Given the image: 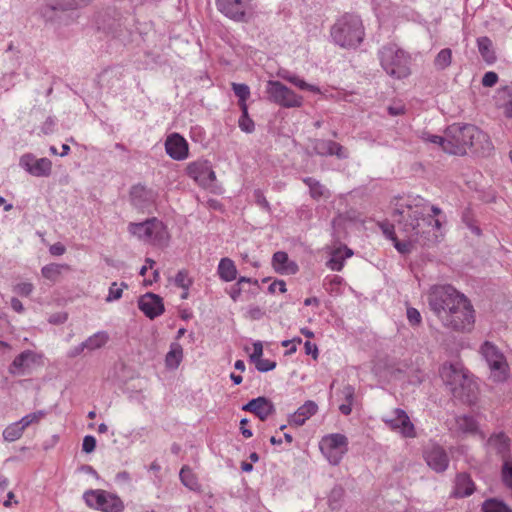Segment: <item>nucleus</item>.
<instances>
[{
  "mask_svg": "<svg viewBox=\"0 0 512 512\" xmlns=\"http://www.w3.org/2000/svg\"><path fill=\"white\" fill-rule=\"evenodd\" d=\"M353 252L347 246L339 247L332 251L326 266L333 271H341L344 266V261L351 257Z\"/></svg>",
  "mask_w": 512,
  "mask_h": 512,
  "instance_id": "nucleus-26",
  "label": "nucleus"
},
{
  "mask_svg": "<svg viewBox=\"0 0 512 512\" xmlns=\"http://www.w3.org/2000/svg\"><path fill=\"white\" fill-rule=\"evenodd\" d=\"M480 352L487 362L493 380L496 382L504 381L508 375V364L503 353L489 341H485L481 345Z\"/></svg>",
  "mask_w": 512,
  "mask_h": 512,
  "instance_id": "nucleus-7",
  "label": "nucleus"
},
{
  "mask_svg": "<svg viewBox=\"0 0 512 512\" xmlns=\"http://www.w3.org/2000/svg\"><path fill=\"white\" fill-rule=\"evenodd\" d=\"M254 198H255V201L256 203L262 207L263 209L265 210H270V204L269 202L266 200L263 192L260 190V189H256L254 191Z\"/></svg>",
  "mask_w": 512,
  "mask_h": 512,
  "instance_id": "nucleus-57",
  "label": "nucleus"
},
{
  "mask_svg": "<svg viewBox=\"0 0 512 512\" xmlns=\"http://www.w3.org/2000/svg\"><path fill=\"white\" fill-rule=\"evenodd\" d=\"M407 319L412 326H417L422 321L420 312L413 307L407 309Z\"/></svg>",
  "mask_w": 512,
  "mask_h": 512,
  "instance_id": "nucleus-50",
  "label": "nucleus"
},
{
  "mask_svg": "<svg viewBox=\"0 0 512 512\" xmlns=\"http://www.w3.org/2000/svg\"><path fill=\"white\" fill-rule=\"evenodd\" d=\"M268 290L271 293H274L276 290H278L280 293H285L286 292V284L282 280H276L269 285Z\"/></svg>",
  "mask_w": 512,
  "mask_h": 512,
  "instance_id": "nucleus-62",
  "label": "nucleus"
},
{
  "mask_svg": "<svg viewBox=\"0 0 512 512\" xmlns=\"http://www.w3.org/2000/svg\"><path fill=\"white\" fill-rule=\"evenodd\" d=\"M345 490L341 486H335L329 496L328 505L331 510H339L344 502Z\"/></svg>",
  "mask_w": 512,
  "mask_h": 512,
  "instance_id": "nucleus-37",
  "label": "nucleus"
},
{
  "mask_svg": "<svg viewBox=\"0 0 512 512\" xmlns=\"http://www.w3.org/2000/svg\"><path fill=\"white\" fill-rule=\"evenodd\" d=\"M383 234L390 240L394 239L396 237L394 226L389 223H382L380 225Z\"/></svg>",
  "mask_w": 512,
  "mask_h": 512,
  "instance_id": "nucleus-63",
  "label": "nucleus"
},
{
  "mask_svg": "<svg viewBox=\"0 0 512 512\" xmlns=\"http://www.w3.org/2000/svg\"><path fill=\"white\" fill-rule=\"evenodd\" d=\"M427 465L437 473L444 472L449 465V457L443 447L436 443L428 444L423 451Z\"/></svg>",
  "mask_w": 512,
  "mask_h": 512,
  "instance_id": "nucleus-15",
  "label": "nucleus"
},
{
  "mask_svg": "<svg viewBox=\"0 0 512 512\" xmlns=\"http://www.w3.org/2000/svg\"><path fill=\"white\" fill-rule=\"evenodd\" d=\"M333 155L337 156L339 159H346L349 156L347 149L335 141H332V149L330 153V156Z\"/></svg>",
  "mask_w": 512,
  "mask_h": 512,
  "instance_id": "nucleus-49",
  "label": "nucleus"
},
{
  "mask_svg": "<svg viewBox=\"0 0 512 512\" xmlns=\"http://www.w3.org/2000/svg\"><path fill=\"white\" fill-rule=\"evenodd\" d=\"M394 247L401 254H408L411 251V243L408 241H399L397 237L392 239Z\"/></svg>",
  "mask_w": 512,
  "mask_h": 512,
  "instance_id": "nucleus-53",
  "label": "nucleus"
},
{
  "mask_svg": "<svg viewBox=\"0 0 512 512\" xmlns=\"http://www.w3.org/2000/svg\"><path fill=\"white\" fill-rule=\"evenodd\" d=\"M303 182L309 187V193L313 199L319 200L326 196L327 190L318 180L312 177H305Z\"/></svg>",
  "mask_w": 512,
  "mask_h": 512,
  "instance_id": "nucleus-36",
  "label": "nucleus"
},
{
  "mask_svg": "<svg viewBox=\"0 0 512 512\" xmlns=\"http://www.w3.org/2000/svg\"><path fill=\"white\" fill-rule=\"evenodd\" d=\"M266 92L270 101L282 107L295 108L302 105V97L280 81H268Z\"/></svg>",
  "mask_w": 512,
  "mask_h": 512,
  "instance_id": "nucleus-11",
  "label": "nucleus"
},
{
  "mask_svg": "<svg viewBox=\"0 0 512 512\" xmlns=\"http://www.w3.org/2000/svg\"><path fill=\"white\" fill-rule=\"evenodd\" d=\"M242 410L255 414L261 421H265L269 416L275 413V406L272 401L264 396H260L246 403Z\"/></svg>",
  "mask_w": 512,
  "mask_h": 512,
  "instance_id": "nucleus-19",
  "label": "nucleus"
},
{
  "mask_svg": "<svg viewBox=\"0 0 512 512\" xmlns=\"http://www.w3.org/2000/svg\"><path fill=\"white\" fill-rule=\"evenodd\" d=\"M89 2L90 0H70L68 2L64 0H46L45 9L51 11L78 9L86 6ZM43 15L47 16L46 10L43 11Z\"/></svg>",
  "mask_w": 512,
  "mask_h": 512,
  "instance_id": "nucleus-27",
  "label": "nucleus"
},
{
  "mask_svg": "<svg viewBox=\"0 0 512 512\" xmlns=\"http://www.w3.org/2000/svg\"><path fill=\"white\" fill-rule=\"evenodd\" d=\"M155 197L156 195L153 190L141 184L132 186L130 190L131 204L142 212L149 209L154 204Z\"/></svg>",
  "mask_w": 512,
  "mask_h": 512,
  "instance_id": "nucleus-18",
  "label": "nucleus"
},
{
  "mask_svg": "<svg viewBox=\"0 0 512 512\" xmlns=\"http://www.w3.org/2000/svg\"><path fill=\"white\" fill-rule=\"evenodd\" d=\"M43 416L44 413L42 411H38L25 415L18 422L21 426H23V429L25 430L29 425L39 422Z\"/></svg>",
  "mask_w": 512,
  "mask_h": 512,
  "instance_id": "nucleus-45",
  "label": "nucleus"
},
{
  "mask_svg": "<svg viewBox=\"0 0 512 512\" xmlns=\"http://www.w3.org/2000/svg\"><path fill=\"white\" fill-rule=\"evenodd\" d=\"M272 265L275 271L281 274H295L298 271L297 264L290 261L288 254L283 251H277L273 254Z\"/></svg>",
  "mask_w": 512,
  "mask_h": 512,
  "instance_id": "nucleus-23",
  "label": "nucleus"
},
{
  "mask_svg": "<svg viewBox=\"0 0 512 512\" xmlns=\"http://www.w3.org/2000/svg\"><path fill=\"white\" fill-rule=\"evenodd\" d=\"M502 480L504 484L512 489V462L505 460L502 466Z\"/></svg>",
  "mask_w": 512,
  "mask_h": 512,
  "instance_id": "nucleus-46",
  "label": "nucleus"
},
{
  "mask_svg": "<svg viewBox=\"0 0 512 512\" xmlns=\"http://www.w3.org/2000/svg\"><path fill=\"white\" fill-rule=\"evenodd\" d=\"M482 512H512V509L497 498L486 499L481 505Z\"/></svg>",
  "mask_w": 512,
  "mask_h": 512,
  "instance_id": "nucleus-34",
  "label": "nucleus"
},
{
  "mask_svg": "<svg viewBox=\"0 0 512 512\" xmlns=\"http://www.w3.org/2000/svg\"><path fill=\"white\" fill-rule=\"evenodd\" d=\"M232 90L236 97H238V105L242 108V105H247L246 101L250 97V88L248 85L243 83H232Z\"/></svg>",
  "mask_w": 512,
  "mask_h": 512,
  "instance_id": "nucleus-41",
  "label": "nucleus"
},
{
  "mask_svg": "<svg viewBox=\"0 0 512 512\" xmlns=\"http://www.w3.org/2000/svg\"><path fill=\"white\" fill-rule=\"evenodd\" d=\"M489 451L505 457L510 451V439L502 432L493 434L487 440Z\"/></svg>",
  "mask_w": 512,
  "mask_h": 512,
  "instance_id": "nucleus-24",
  "label": "nucleus"
},
{
  "mask_svg": "<svg viewBox=\"0 0 512 512\" xmlns=\"http://www.w3.org/2000/svg\"><path fill=\"white\" fill-rule=\"evenodd\" d=\"M96 448V439L92 435H86L82 442V450L85 453H92Z\"/></svg>",
  "mask_w": 512,
  "mask_h": 512,
  "instance_id": "nucleus-51",
  "label": "nucleus"
},
{
  "mask_svg": "<svg viewBox=\"0 0 512 512\" xmlns=\"http://www.w3.org/2000/svg\"><path fill=\"white\" fill-rule=\"evenodd\" d=\"M470 149H473L475 153H479L481 155H489L493 150V144L488 134L475 127Z\"/></svg>",
  "mask_w": 512,
  "mask_h": 512,
  "instance_id": "nucleus-25",
  "label": "nucleus"
},
{
  "mask_svg": "<svg viewBox=\"0 0 512 512\" xmlns=\"http://www.w3.org/2000/svg\"><path fill=\"white\" fill-rule=\"evenodd\" d=\"M180 480L190 490H197L199 483L193 471L188 466H183L179 473Z\"/></svg>",
  "mask_w": 512,
  "mask_h": 512,
  "instance_id": "nucleus-38",
  "label": "nucleus"
},
{
  "mask_svg": "<svg viewBox=\"0 0 512 512\" xmlns=\"http://www.w3.org/2000/svg\"><path fill=\"white\" fill-rule=\"evenodd\" d=\"M378 58L383 70L395 79H404L411 74L410 55L397 44L383 45L378 51Z\"/></svg>",
  "mask_w": 512,
  "mask_h": 512,
  "instance_id": "nucleus-4",
  "label": "nucleus"
},
{
  "mask_svg": "<svg viewBox=\"0 0 512 512\" xmlns=\"http://www.w3.org/2000/svg\"><path fill=\"white\" fill-rule=\"evenodd\" d=\"M474 125L454 123L446 129V153L464 155L472 145Z\"/></svg>",
  "mask_w": 512,
  "mask_h": 512,
  "instance_id": "nucleus-6",
  "label": "nucleus"
},
{
  "mask_svg": "<svg viewBox=\"0 0 512 512\" xmlns=\"http://www.w3.org/2000/svg\"><path fill=\"white\" fill-rule=\"evenodd\" d=\"M294 85L301 90H308L313 93H320L319 87L312 85V84H308L307 82H305L303 79H300L299 77H298V79H296V82H294Z\"/></svg>",
  "mask_w": 512,
  "mask_h": 512,
  "instance_id": "nucleus-58",
  "label": "nucleus"
},
{
  "mask_svg": "<svg viewBox=\"0 0 512 512\" xmlns=\"http://www.w3.org/2000/svg\"><path fill=\"white\" fill-rule=\"evenodd\" d=\"M36 361V354L31 350H25L16 356L9 367V371L12 374L21 372L25 367L29 366L30 363Z\"/></svg>",
  "mask_w": 512,
  "mask_h": 512,
  "instance_id": "nucleus-29",
  "label": "nucleus"
},
{
  "mask_svg": "<svg viewBox=\"0 0 512 512\" xmlns=\"http://www.w3.org/2000/svg\"><path fill=\"white\" fill-rule=\"evenodd\" d=\"M320 449L330 464L338 465L348 450V439L339 433L326 435L320 442Z\"/></svg>",
  "mask_w": 512,
  "mask_h": 512,
  "instance_id": "nucleus-10",
  "label": "nucleus"
},
{
  "mask_svg": "<svg viewBox=\"0 0 512 512\" xmlns=\"http://www.w3.org/2000/svg\"><path fill=\"white\" fill-rule=\"evenodd\" d=\"M217 273L225 282H231L237 277V268L229 258H222L218 264Z\"/></svg>",
  "mask_w": 512,
  "mask_h": 512,
  "instance_id": "nucleus-30",
  "label": "nucleus"
},
{
  "mask_svg": "<svg viewBox=\"0 0 512 512\" xmlns=\"http://www.w3.org/2000/svg\"><path fill=\"white\" fill-rule=\"evenodd\" d=\"M252 0H216L217 9L226 17L237 21H247V11Z\"/></svg>",
  "mask_w": 512,
  "mask_h": 512,
  "instance_id": "nucleus-13",
  "label": "nucleus"
},
{
  "mask_svg": "<svg viewBox=\"0 0 512 512\" xmlns=\"http://www.w3.org/2000/svg\"><path fill=\"white\" fill-rule=\"evenodd\" d=\"M422 138H423V140H425L427 142L441 146L443 151L446 152V144H447L446 135L444 137H442V136H438V135H432L429 133H425V134H423Z\"/></svg>",
  "mask_w": 512,
  "mask_h": 512,
  "instance_id": "nucleus-48",
  "label": "nucleus"
},
{
  "mask_svg": "<svg viewBox=\"0 0 512 512\" xmlns=\"http://www.w3.org/2000/svg\"><path fill=\"white\" fill-rule=\"evenodd\" d=\"M443 381L450 387L454 398L472 404L477 398V384L471 376L455 366H444L441 371Z\"/></svg>",
  "mask_w": 512,
  "mask_h": 512,
  "instance_id": "nucleus-5",
  "label": "nucleus"
},
{
  "mask_svg": "<svg viewBox=\"0 0 512 512\" xmlns=\"http://www.w3.org/2000/svg\"><path fill=\"white\" fill-rule=\"evenodd\" d=\"M67 319H68L67 313H65V312H58V313L52 314L49 317L48 321L51 324H63V323H65L67 321Z\"/></svg>",
  "mask_w": 512,
  "mask_h": 512,
  "instance_id": "nucleus-59",
  "label": "nucleus"
},
{
  "mask_svg": "<svg viewBox=\"0 0 512 512\" xmlns=\"http://www.w3.org/2000/svg\"><path fill=\"white\" fill-rule=\"evenodd\" d=\"M187 175L200 186L214 191L216 175L210 161L198 159L187 166Z\"/></svg>",
  "mask_w": 512,
  "mask_h": 512,
  "instance_id": "nucleus-12",
  "label": "nucleus"
},
{
  "mask_svg": "<svg viewBox=\"0 0 512 512\" xmlns=\"http://www.w3.org/2000/svg\"><path fill=\"white\" fill-rule=\"evenodd\" d=\"M24 429L23 426L19 424V422H14L8 425L3 431V438L5 441L14 442L21 438L23 435Z\"/></svg>",
  "mask_w": 512,
  "mask_h": 512,
  "instance_id": "nucleus-40",
  "label": "nucleus"
},
{
  "mask_svg": "<svg viewBox=\"0 0 512 512\" xmlns=\"http://www.w3.org/2000/svg\"><path fill=\"white\" fill-rule=\"evenodd\" d=\"M138 307L149 319H155L165 310L163 299L152 292H148L139 298Z\"/></svg>",
  "mask_w": 512,
  "mask_h": 512,
  "instance_id": "nucleus-17",
  "label": "nucleus"
},
{
  "mask_svg": "<svg viewBox=\"0 0 512 512\" xmlns=\"http://www.w3.org/2000/svg\"><path fill=\"white\" fill-rule=\"evenodd\" d=\"M55 119L53 117H48L44 123L42 124L41 126V131L45 134V135H48V134H51L53 133L54 131V127H55Z\"/></svg>",
  "mask_w": 512,
  "mask_h": 512,
  "instance_id": "nucleus-60",
  "label": "nucleus"
},
{
  "mask_svg": "<svg viewBox=\"0 0 512 512\" xmlns=\"http://www.w3.org/2000/svg\"><path fill=\"white\" fill-rule=\"evenodd\" d=\"M452 429L461 434H473L477 432L478 424L472 416L463 415L455 417Z\"/></svg>",
  "mask_w": 512,
  "mask_h": 512,
  "instance_id": "nucleus-28",
  "label": "nucleus"
},
{
  "mask_svg": "<svg viewBox=\"0 0 512 512\" xmlns=\"http://www.w3.org/2000/svg\"><path fill=\"white\" fill-rule=\"evenodd\" d=\"M383 421L391 430L399 431L405 438L416 437L414 424L403 409L396 408L393 411V417L384 418Z\"/></svg>",
  "mask_w": 512,
  "mask_h": 512,
  "instance_id": "nucleus-16",
  "label": "nucleus"
},
{
  "mask_svg": "<svg viewBox=\"0 0 512 512\" xmlns=\"http://www.w3.org/2000/svg\"><path fill=\"white\" fill-rule=\"evenodd\" d=\"M19 165L35 177H48L52 171V162L48 158L37 159L33 154L26 153L20 157Z\"/></svg>",
  "mask_w": 512,
  "mask_h": 512,
  "instance_id": "nucleus-14",
  "label": "nucleus"
},
{
  "mask_svg": "<svg viewBox=\"0 0 512 512\" xmlns=\"http://www.w3.org/2000/svg\"><path fill=\"white\" fill-rule=\"evenodd\" d=\"M441 214L437 206H430L428 202L419 197H409L404 203L397 206L393 212L395 220L402 224L403 230L411 237L423 238L422 245L435 243L438 239V231L441 221L435 217Z\"/></svg>",
  "mask_w": 512,
  "mask_h": 512,
  "instance_id": "nucleus-2",
  "label": "nucleus"
},
{
  "mask_svg": "<svg viewBox=\"0 0 512 512\" xmlns=\"http://www.w3.org/2000/svg\"><path fill=\"white\" fill-rule=\"evenodd\" d=\"M497 81L498 75L493 71H489L484 74L482 78V85L484 87H492L497 83Z\"/></svg>",
  "mask_w": 512,
  "mask_h": 512,
  "instance_id": "nucleus-56",
  "label": "nucleus"
},
{
  "mask_svg": "<svg viewBox=\"0 0 512 512\" xmlns=\"http://www.w3.org/2000/svg\"><path fill=\"white\" fill-rule=\"evenodd\" d=\"M318 411V405L308 400L301 405L297 411L289 415L288 422L290 425L302 426L309 418L315 415Z\"/></svg>",
  "mask_w": 512,
  "mask_h": 512,
  "instance_id": "nucleus-22",
  "label": "nucleus"
},
{
  "mask_svg": "<svg viewBox=\"0 0 512 512\" xmlns=\"http://www.w3.org/2000/svg\"><path fill=\"white\" fill-rule=\"evenodd\" d=\"M429 309L441 324L457 332L470 331L475 322L470 300L452 285H434L427 293Z\"/></svg>",
  "mask_w": 512,
  "mask_h": 512,
  "instance_id": "nucleus-1",
  "label": "nucleus"
},
{
  "mask_svg": "<svg viewBox=\"0 0 512 512\" xmlns=\"http://www.w3.org/2000/svg\"><path fill=\"white\" fill-rule=\"evenodd\" d=\"M33 289V285L28 282L18 283L14 287V291L21 296H29L32 293Z\"/></svg>",
  "mask_w": 512,
  "mask_h": 512,
  "instance_id": "nucleus-52",
  "label": "nucleus"
},
{
  "mask_svg": "<svg viewBox=\"0 0 512 512\" xmlns=\"http://www.w3.org/2000/svg\"><path fill=\"white\" fill-rule=\"evenodd\" d=\"M68 269L69 266L67 264L51 263L42 267L41 273L44 278L55 282L61 275L62 271Z\"/></svg>",
  "mask_w": 512,
  "mask_h": 512,
  "instance_id": "nucleus-35",
  "label": "nucleus"
},
{
  "mask_svg": "<svg viewBox=\"0 0 512 512\" xmlns=\"http://www.w3.org/2000/svg\"><path fill=\"white\" fill-rule=\"evenodd\" d=\"M108 339V334L104 331H100L88 337L83 342V346H85L87 350L93 351L103 347L108 342Z\"/></svg>",
  "mask_w": 512,
  "mask_h": 512,
  "instance_id": "nucleus-33",
  "label": "nucleus"
},
{
  "mask_svg": "<svg viewBox=\"0 0 512 512\" xmlns=\"http://www.w3.org/2000/svg\"><path fill=\"white\" fill-rule=\"evenodd\" d=\"M166 153L174 160L181 161L188 157V143L178 133L170 135L165 142Z\"/></svg>",
  "mask_w": 512,
  "mask_h": 512,
  "instance_id": "nucleus-20",
  "label": "nucleus"
},
{
  "mask_svg": "<svg viewBox=\"0 0 512 512\" xmlns=\"http://www.w3.org/2000/svg\"><path fill=\"white\" fill-rule=\"evenodd\" d=\"M175 283L182 288L188 287L187 274L184 271H179L175 277Z\"/></svg>",
  "mask_w": 512,
  "mask_h": 512,
  "instance_id": "nucleus-64",
  "label": "nucleus"
},
{
  "mask_svg": "<svg viewBox=\"0 0 512 512\" xmlns=\"http://www.w3.org/2000/svg\"><path fill=\"white\" fill-rule=\"evenodd\" d=\"M332 140L317 139L313 143V150L317 155L330 156Z\"/></svg>",
  "mask_w": 512,
  "mask_h": 512,
  "instance_id": "nucleus-43",
  "label": "nucleus"
},
{
  "mask_svg": "<svg viewBox=\"0 0 512 512\" xmlns=\"http://www.w3.org/2000/svg\"><path fill=\"white\" fill-rule=\"evenodd\" d=\"M475 483L468 473H458L454 480L452 496L454 498H465L472 495L475 491Z\"/></svg>",
  "mask_w": 512,
  "mask_h": 512,
  "instance_id": "nucleus-21",
  "label": "nucleus"
},
{
  "mask_svg": "<svg viewBox=\"0 0 512 512\" xmlns=\"http://www.w3.org/2000/svg\"><path fill=\"white\" fill-rule=\"evenodd\" d=\"M128 231L142 241L155 243L164 237L165 227L160 220L153 217L143 222L129 223Z\"/></svg>",
  "mask_w": 512,
  "mask_h": 512,
  "instance_id": "nucleus-9",
  "label": "nucleus"
},
{
  "mask_svg": "<svg viewBox=\"0 0 512 512\" xmlns=\"http://www.w3.org/2000/svg\"><path fill=\"white\" fill-rule=\"evenodd\" d=\"M452 51L449 48L442 49L434 60V65L438 70H444L451 64Z\"/></svg>",
  "mask_w": 512,
  "mask_h": 512,
  "instance_id": "nucleus-42",
  "label": "nucleus"
},
{
  "mask_svg": "<svg viewBox=\"0 0 512 512\" xmlns=\"http://www.w3.org/2000/svg\"><path fill=\"white\" fill-rule=\"evenodd\" d=\"M128 285L125 282H122L120 286L117 284V282H113L109 287V293L106 297L107 302H113L122 297L123 288H127Z\"/></svg>",
  "mask_w": 512,
  "mask_h": 512,
  "instance_id": "nucleus-44",
  "label": "nucleus"
},
{
  "mask_svg": "<svg viewBox=\"0 0 512 512\" xmlns=\"http://www.w3.org/2000/svg\"><path fill=\"white\" fill-rule=\"evenodd\" d=\"M183 359V348L178 342H172L170 349L165 357L166 367L169 369H176Z\"/></svg>",
  "mask_w": 512,
  "mask_h": 512,
  "instance_id": "nucleus-31",
  "label": "nucleus"
},
{
  "mask_svg": "<svg viewBox=\"0 0 512 512\" xmlns=\"http://www.w3.org/2000/svg\"><path fill=\"white\" fill-rule=\"evenodd\" d=\"M87 506L102 512H122L124 503L117 495L105 490H88L83 494Z\"/></svg>",
  "mask_w": 512,
  "mask_h": 512,
  "instance_id": "nucleus-8",
  "label": "nucleus"
},
{
  "mask_svg": "<svg viewBox=\"0 0 512 512\" xmlns=\"http://www.w3.org/2000/svg\"><path fill=\"white\" fill-rule=\"evenodd\" d=\"M479 53L482 58L489 64L496 60L495 52L493 50L492 41L488 37H480L477 39Z\"/></svg>",
  "mask_w": 512,
  "mask_h": 512,
  "instance_id": "nucleus-32",
  "label": "nucleus"
},
{
  "mask_svg": "<svg viewBox=\"0 0 512 512\" xmlns=\"http://www.w3.org/2000/svg\"><path fill=\"white\" fill-rule=\"evenodd\" d=\"M253 363L259 372H268L276 367V362L271 361L269 359L260 358L259 360Z\"/></svg>",
  "mask_w": 512,
  "mask_h": 512,
  "instance_id": "nucleus-47",
  "label": "nucleus"
},
{
  "mask_svg": "<svg viewBox=\"0 0 512 512\" xmlns=\"http://www.w3.org/2000/svg\"><path fill=\"white\" fill-rule=\"evenodd\" d=\"M332 41L345 49L357 48L365 37L360 16L346 13L336 20L330 30Z\"/></svg>",
  "mask_w": 512,
  "mask_h": 512,
  "instance_id": "nucleus-3",
  "label": "nucleus"
},
{
  "mask_svg": "<svg viewBox=\"0 0 512 512\" xmlns=\"http://www.w3.org/2000/svg\"><path fill=\"white\" fill-rule=\"evenodd\" d=\"M406 111L405 105L398 103L388 107V113L391 116L403 115Z\"/></svg>",
  "mask_w": 512,
  "mask_h": 512,
  "instance_id": "nucleus-61",
  "label": "nucleus"
},
{
  "mask_svg": "<svg viewBox=\"0 0 512 512\" xmlns=\"http://www.w3.org/2000/svg\"><path fill=\"white\" fill-rule=\"evenodd\" d=\"M241 109V116L238 120V126L239 128L245 132V133H252L254 132L255 130V123L254 121L250 118L249 116V113H248V106L247 105H242V108Z\"/></svg>",
  "mask_w": 512,
  "mask_h": 512,
  "instance_id": "nucleus-39",
  "label": "nucleus"
},
{
  "mask_svg": "<svg viewBox=\"0 0 512 512\" xmlns=\"http://www.w3.org/2000/svg\"><path fill=\"white\" fill-rule=\"evenodd\" d=\"M262 355H263V345H262V342L261 341L254 342L253 343V352L249 356L250 361L252 363L256 362L257 360L262 358Z\"/></svg>",
  "mask_w": 512,
  "mask_h": 512,
  "instance_id": "nucleus-55",
  "label": "nucleus"
},
{
  "mask_svg": "<svg viewBox=\"0 0 512 512\" xmlns=\"http://www.w3.org/2000/svg\"><path fill=\"white\" fill-rule=\"evenodd\" d=\"M341 394L345 400V403L353 404L355 396V389L353 386L349 384L345 385L341 390Z\"/></svg>",
  "mask_w": 512,
  "mask_h": 512,
  "instance_id": "nucleus-54",
  "label": "nucleus"
}]
</instances>
